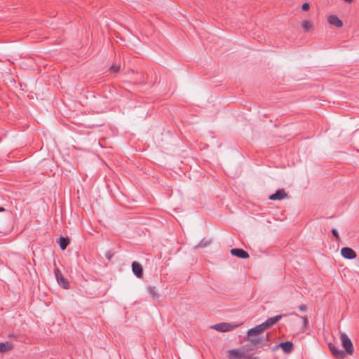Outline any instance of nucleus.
<instances>
[{
	"label": "nucleus",
	"mask_w": 359,
	"mask_h": 359,
	"mask_svg": "<svg viewBox=\"0 0 359 359\" xmlns=\"http://www.w3.org/2000/svg\"><path fill=\"white\" fill-rule=\"evenodd\" d=\"M287 194L284 189H278L274 194L269 196V199L271 201L282 200L285 198Z\"/></svg>",
	"instance_id": "obj_11"
},
{
	"label": "nucleus",
	"mask_w": 359,
	"mask_h": 359,
	"mask_svg": "<svg viewBox=\"0 0 359 359\" xmlns=\"http://www.w3.org/2000/svg\"><path fill=\"white\" fill-rule=\"evenodd\" d=\"M110 69H111V71H112L114 72H118L119 71V69H120V65H113L110 67Z\"/></svg>",
	"instance_id": "obj_22"
},
{
	"label": "nucleus",
	"mask_w": 359,
	"mask_h": 359,
	"mask_svg": "<svg viewBox=\"0 0 359 359\" xmlns=\"http://www.w3.org/2000/svg\"><path fill=\"white\" fill-rule=\"evenodd\" d=\"M230 253L241 259H247L250 257L248 252L241 248H233L230 250Z\"/></svg>",
	"instance_id": "obj_9"
},
{
	"label": "nucleus",
	"mask_w": 359,
	"mask_h": 359,
	"mask_svg": "<svg viewBox=\"0 0 359 359\" xmlns=\"http://www.w3.org/2000/svg\"><path fill=\"white\" fill-rule=\"evenodd\" d=\"M332 235H333V236H334L337 239H338V238H339V233H338V232H337V229H332Z\"/></svg>",
	"instance_id": "obj_25"
},
{
	"label": "nucleus",
	"mask_w": 359,
	"mask_h": 359,
	"mask_svg": "<svg viewBox=\"0 0 359 359\" xmlns=\"http://www.w3.org/2000/svg\"><path fill=\"white\" fill-rule=\"evenodd\" d=\"M277 346L280 347L285 353H290L294 349V345L290 341L281 342Z\"/></svg>",
	"instance_id": "obj_14"
},
{
	"label": "nucleus",
	"mask_w": 359,
	"mask_h": 359,
	"mask_svg": "<svg viewBox=\"0 0 359 359\" xmlns=\"http://www.w3.org/2000/svg\"><path fill=\"white\" fill-rule=\"evenodd\" d=\"M299 309L301 311H306L307 307H306V305L302 304V305H300V306H299Z\"/></svg>",
	"instance_id": "obj_26"
},
{
	"label": "nucleus",
	"mask_w": 359,
	"mask_h": 359,
	"mask_svg": "<svg viewBox=\"0 0 359 359\" xmlns=\"http://www.w3.org/2000/svg\"><path fill=\"white\" fill-rule=\"evenodd\" d=\"M245 355L244 351L241 348L231 349L227 351L229 359H244Z\"/></svg>",
	"instance_id": "obj_3"
},
{
	"label": "nucleus",
	"mask_w": 359,
	"mask_h": 359,
	"mask_svg": "<svg viewBox=\"0 0 359 359\" xmlns=\"http://www.w3.org/2000/svg\"><path fill=\"white\" fill-rule=\"evenodd\" d=\"M266 328L264 327V325L262 323L259 325H257L250 330H248V336H256L259 334L260 333L263 332Z\"/></svg>",
	"instance_id": "obj_12"
},
{
	"label": "nucleus",
	"mask_w": 359,
	"mask_h": 359,
	"mask_svg": "<svg viewBox=\"0 0 359 359\" xmlns=\"http://www.w3.org/2000/svg\"><path fill=\"white\" fill-rule=\"evenodd\" d=\"M4 210H5V209H4V208L0 207V212H1V211H4Z\"/></svg>",
	"instance_id": "obj_29"
},
{
	"label": "nucleus",
	"mask_w": 359,
	"mask_h": 359,
	"mask_svg": "<svg viewBox=\"0 0 359 359\" xmlns=\"http://www.w3.org/2000/svg\"><path fill=\"white\" fill-rule=\"evenodd\" d=\"M236 327H237L236 325H232V324L228 323H221L214 325L211 327L216 330L217 331L224 332L231 331Z\"/></svg>",
	"instance_id": "obj_4"
},
{
	"label": "nucleus",
	"mask_w": 359,
	"mask_h": 359,
	"mask_svg": "<svg viewBox=\"0 0 359 359\" xmlns=\"http://www.w3.org/2000/svg\"><path fill=\"white\" fill-rule=\"evenodd\" d=\"M58 243L60 249L65 250L69 244V238L60 237L58 239Z\"/></svg>",
	"instance_id": "obj_16"
},
{
	"label": "nucleus",
	"mask_w": 359,
	"mask_h": 359,
	"mask_svg": "<svg viewBox=\"0 0 359 359\" xmlns=\"http://www.w3.org/2000/svg\"><path fill=\"white\" fill-rule=\"evenodd\" d=\"M250 341L253 344V346H255L257 348L261 346L269 345V334H267L266 336L250 339Z\"/></svg>",
	"instance_id": "obj_5"
},
{
	"label": "nucleus",
	"mask_w": 359,
	"mask_h": 359,
	"mask_svg": "<svg viewBox=\"0 0 359 359\" xmlns=\"http://www.w3.org/2000/svg\"><path fill=\"white\" fill-rule=\"evenodd\" d=\"M310 5L309 3H304L302 6V9L303 11H308L309 9Z\"/></svg>",
	"instance_id": "obj_24"
},
{
	"label": "nucleus",
	"mask_w": 359,
	"mask_h": 359,
	"mask_svg": "<svg viewBox=\"0 0 359 359\" xmlns=\"http://www.w3.org/2000/svg\"><path fill=\"white\" fill-rule=\"evenodd\" d=\"M327 21L330 25L339 28L343 26L342 21L335 15H331L328 17Z\"/></svg>",
	"instance_id": "obj_15"
},
{
	"label": "nucleus",
	"mask_w": 359,
	"mask_h": 359,
	"mask_svg": "<svg viewBox=\"0 0 359 359\" xmlns=\"http://www.w3.org/2000/svg\"><path fill=\"white\" fill-rule=\"evenodd\" d=\"M13 344L10 342H1L0 343V352L4 353L8 350L12 349Z\"/></svg>",
	"instance_id": "obj_17"
},
{
	"label": "nucleus",
	"mask_w": 359,
	"mask_h": 359,
	"mask_svg": "<svg viewBox=\"0 0 359 359\" xmlns=\"http://www.w3.org/2000/svg\"><path fill=\"white\" fill-rule=\"evenodd\" d=\"M285 315H278L273 317L269 318L265 322L262 323L266 330L275 323H276L278 321H279L280 319L283 318V316Z\"/></svg>",
	"instance_id": "obj_10"
},
{
	"label": "nucleus",
	"mask_w": 359,
	"mask_h": 359,
	"mask_svg": "<svg viewBox=\"0 0 359 359\" xmlns=\"http://www.w3.org/2000/svg\"><path fill=\"white\" fill-rule=\"evenodd\" d=\"M209 243V241H205V239H203L198 245V247H200V248H204L205 246H207Z\"/></svg>",
	"instance_id": "obj_21"
},
{
	"label": "nucleus",
	"mask_w": 359,
	"mask_h": 359,
	"mask_svg": "<svg viewBox=\"0 0 359 359\" xmlns=\"http://www.w3.org/2000/svg\"><path fill=\"white\" fill-rule=\"evenodd\" d=\"M329 348L332 354L338 359H343L346 355L344 351L338 349L333 344H329Z\"/></svg>",
	"instance_id": "obj_7"
},
{
	"label": "nucleus",
	"mask_w": 359,
	"mask_h": 359,
	"mask_svg": "<svg viewBox=\"0 0 359 359\" xmlns=\"http://www.w3.org/2000/svg\"><path fill=\"white\" fill-rule=\"evenodd\" d=\"M114 254L111 252V251H107L105 254V257L108 260H111Z\"/></svg>",
	"instance_id": "obj_23"
},
{
	"label": "nucleus",
	"mask_w": 359,
	"mask_h": 359,
	"mask_svg": "<svg viewBox=\"0 0 359 359\" xmlns=\"http://www.w3.org/2000/svg\"><path fill=\"white\" fill-rule=\"evenodd\" d=\"M341 256L346 259H352L356 257L355 252L351 248L344 247L341 249Z\"/></svg>",
	"instance_id": "obj_8"
},
{
	"label": "nucleus",
	"mask_w": 359,
	"mask_h": 359,
	"mask_svg": "<svg viewBox=\"0 0 359 359\" xmlns=\"http://www.w3.org/2000/svg\"><path fill=\"white\" fill-rule=\"evenodd\" d=\"M302 27L305 32H309L312 27V24L309 21L304 20L302 22Z\"/></svg>",
	"instance_id": "obj_20"
},
{
	"label": "nucleus",
	"mask_w": 359,
	"mask_h": 359,
	"mask_svg": "<svg viewBox=\"0 0 359 359\" xmlns=\"http://www.w3.org/2000/svg\"><path fill=\"white\" fill-rule=\"evenodd\" d=\"M147 291L154 299L158 298V294L157 293L156 287L149 286L147 288Z\"/></svg>",
	"instance_id": "obj_19"
},
{
	"label": "nucleus",
	"mask_w": 359,
	"mask_h": 359,
	"mask_svg": "<svg viewBox=\"0 0 359 359\" xmlns=\"http://www.w3.org/2000/svg\"><path fill=\"white\" fill-rule=\"evenodd\" d=\"M132 271L133 273L137 278H142L143 276V269L140 264L137 262H133L132 263Z\"/></svg>",
	"instance_id": "obj_13"
},
{
	"label": "nucleus",
	"mask_w": 359,
	"mask_h": 359,
	"mask_svg": "<svg viewBox=\"0 0 359 359\" xmlns=\"http://www.w3.org/2000/svg\"><path fill=\"white\" fill-rule=\"evenodd\" d=\"M54 274L57 279V281L60 285H61L65 289H68L69 287V283L67 278H65L62 274L60 270L57 268L54 269Z\"/></svg>",
	"instance_id": "obj_2"
},
{
	"label": "nucleus",
	"mask_w": 359,
	"mask_h": 359,
	"mask_svg": "<svg viewBox=\"0 0 359 359\" xmlns=\"http://www.w3.org/2000/svg\"><path fill=\"white\" fill-rule=\"evenodd\" d=\"M293 314H294L296 316H298V317L299 316L298 314H297L295 313H294Z\"/></svg>",
	"instance_id": "obj_30"
},
{
	"label": "nucleus",
	"mask_w": 359,
	"mask_h": 359,
	"mask_svg": "<svg viewBox=\"0 0 359 359\" xmlns=\"http://www.w3.org/2000/svg\"><path fill=\"white\" fill-rule=\"evenodd\" d=\"M340 339L342 347L345 349L344 352L346 355H352L354 348L351 340L345 333L340 334Z\"/></svg>",
	"instance_id": "obj_1"
},
{
	"label": "nucleus",
	"mask_w": 359,
	"mask_h": 359,
	"mask_svg": "<svg viewBox=\"0 0 359 359\" xmlns=\"http://www.w3.org/2000/svg\"><path fill=\"white\" fill-rule=\"evenodd\" d=\"M329 348L332 354L338 359H343L346 355L344 351L338 349L333 344H329Z\"/></svg>",
	"instance_id": "obj_6"
},
{
	"label": "nucleus",
	"mask_w": 359,
	"mask_h": 359,
	"mask_svg": "<svg viewBox=\"0 0 359 359\" xmlns=\"http://www.w3.org/2000/svg\"><path fill=\"white\" fill-rule=\"evenodd\" d=\"M302 319H303L304 326L306 327L309 323L308 319L306 317H302Z\"/></svg>",
	"instance_id": "obj_27"
},
{
	"label": "nucleus",
	"mask_w": 359,
	"mask_h": 359,
	"mask_svg": "<svg viewBox=\"0 0 359 359\" xmlns=\"http://www.w3.org/2000/svg\"><path fill=\"white\" fill-rule=\"evenodd\" d=\"M243 351H244V353L245 355H247L248 353H249L251 351L255 350L256 348L253 346V344L250 340V342L248 344H246L245 345L241 347Z\"/></svg>",
	"instance_id": "obj_18"
},
{
	"label": "nucleus",
	"mask_w": 359,
	"mask_h": 359,
	"mask_svg": "<svg viewBox=\"0 0 359 359\" xmlns=\"http://www.w3.org/2000/svg\"><path fill=\"white\" fill-rule=\"evenodd\" d=\"M244 359H258V358L251 355H249V356H246L245 355Z\"/></svg>",
	"instance_id": "obj_28"
}]
</instances>
